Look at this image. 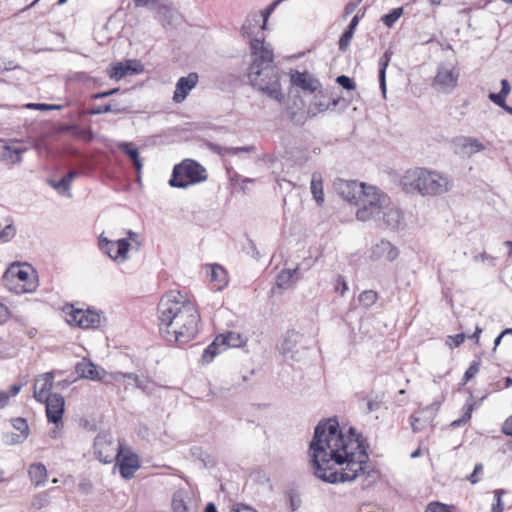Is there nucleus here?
<instances>
[{
    "instance_id": "obj_4",
    "label": "nucleus",
    "mask_w": 512,
    "mask_h": 512,
    "mask_svg": "<svg viewBox=\"0 0 512 512\" xmlns=\"http://www.w3.org/2000/svg\"><path fill=\"white\" fill-rule=\"evenodd\" d=\"M400 183L406 193L422 196H438L452 189V181L447 176L420 167L407 170Z\"/></svg>"
},
{
    "instance_id": "obj_31",
    "label": "nucleus",
    "mask_w": 512,
    "mask_h": 512,
    "mask_svg": "<svg viewBox=\"0 0 512 512\" xmlns=\"http://www.w3.org/2000/svg\"><path fill=\"white\" fill-rule=\"evenodd\" d=\"M118 147L123 153H125L130 158L135 169L139 172L142 168V162L140 159L138 149L133 147V145L128 142H121L118 145Z\"/></svg>"
},
{
    "instance_id": "obj_1",
    "label": "nucleus",
    "mask_w": 512,
    "mask_h": 512,
    "mask_svg": "<svg viewBox=\"0 0 512 512\" xmlns=\"http://www.w3.org/2000/svg\"><path fill=\"white\" fill-rule=\"evenodd\" d=\"M309 456L316 477L331 484L352 482L360 475L371 478L365 439L350 427L347 434L335 419L319 422L309 445Z\"/></svg>"
},
{
    "instance_id": "obj_24",
    "label": "nucleus",
    "mask_w": 512,
    "mask_h": 512,
    "mask_svg": "<svg viewBox=\"0 0 512 512\" xmlns=\"http://www.w3.org/2000/svg\"><path fill=\"white\" fill-rule=\"evenodd\" d=\"M110 377L116 382H120L124 379L132 380L134 382L135 387L144 392H146L148 390L149 385L151 383L148 378L139 377L135 373L115 372V373L111 374Z\"/></svg>"
},
{
    "instance_id": "obj_5",
    "label": "nucleus",
    "mask_w": 512,
    "mask_h": 512,
    "mask_svg": "<svg viewBox=\"0 0 512 512\" xmlns=\"http://www.w3.org/2000/svg\"><path fill=\"white\" fill-rule=\"evenodd\" d=\"M389 200V196L377 187L366 185L359 199L361 207L356 212L357 219L380 221L381 211L388 205Z\"/></svg>"
},
{
    "instance_id": "obj_16",
    "label": "nucleus",
    "mask_w": 512,
    "mask_h": 512,
    "mask_svg": "<svg viewBox=\"0 0 512 512\" xmlns=\"http://www.w3.org/2000/svg\"><path fill=\"white\" fill-rule=\"evenodd\" d=\"M380 220L383 221L386 227L396 230L402 227L404 216L402 211L389 200L388 205L381 211Z\"/></svg>"
},
{
    "instance_id": "obj_23",
    "label": "nucleus",
    "mask_w": 512,
    "mask_h": 512,
    "mask_svg": "<svg viewBox=\"0 0 512 512\" xmlns=\"http://www.w3.org/2000/svg\"><path fill=\"white\" fill-rule=\"evenodd\" d=\"M460 153L464 156H472L485 149L483 143L473 137H461L459 139Z\"/></svg>"
},
{
    "instance_id": "obj_56",
    "label": "nucleus",
    "mask_w": 512,
    "mask_h": 512,
    "mask_svg": "<svg viewBox=\"0 0 512 512\" xmlns=\"http://www.w3.org/2000/svg\"><path fill=\"white\" fill-rule=\"evenodd\" d=\"M483 472V465L481 463H477L474 467L473 472L467 477V480L471 484H476L480 481V478L478 477L479 474Z\"/></svg>"
},
{
    "instance_id": "obj_11",
    "label": "nucleus",
    "mask_w": 512,
    "mask_h": 512,
    "mask_svg": "<svg viewBox=\"0 0 512 512\" xmlns=\"http://www.w3.org/2000/svg\"><path fill=\"white\" fill-rule=\"evenodd\" d=\"M334 187L337 193L348 202H358L364 188L365 183H358L353 180H342L338 179L334 182Z\"/></svg>"
},
{
    "instance_id": "obj_2",
    "label": "nucleus",
    "mask_w": 512,
    "mask_h": 512,
    "mask_svg": "<svg viewBox=\"0 0 512 512\" xmlns=\"http://www.w3.org/2000/svg\"><path fill=\"white\" fill-rule=\"evenodd\" d=\"M158 320L159 330L168 341L186 344L198 332L200 315L183 294L171 291L158 304Z\"/></svg>"
},
{
    "instance_id": "obj_13",
    "label": "nucleus",
    "mask_w": 512,
    "mask_h": 512,
    "mask_svg": "<svg viewBox=\"0 0 512 512\" xmlns=\"http://www.w3.org/2000/svg\"><path fill=\"white\" fill-rule=\"evenodd\" d=\"M438 405L433 403L423 409L418 410L410 416V424L414 433L421 432L426 426L431 424L436 416Z\"/></svg>"
},
{
    "instance_id": "obj_25",
    "label": "nucleus",
    "mask_w": 512,
    "mask_h": 512,
    "mask_svg": "<svg viewBox=\"0 0 512 512\" xmlns=\"http://www.w3.org/2000/svg\"><path fill=\"white\" fill-rule=\"evenodd\" d=\"M27 148H15L10 145H5L1 153V161L10 165L19 164L23 161V153Z\"/></svg>"
},
{
    "instance_id": "obj_14",
    "label": "nucleus",
    "mask_w": 512,
    "mask_h": 512,
    "mask_svg": "<svg viewBox=\"0 0 512 512\" xmlns=\"http://www.w3.org/2000/svg\"><path fill=\"white\" fill-rule=\"evenodd\" d=\"M43 403L46 404V416L48 421L54 424L61 421L65 405L63 396L58 393H49Z\"/></svg>"
},
{
    "instance_id": "obj_62",
    "label": "nucleus",
    "mask_w": 512,
    "mask_h": 512,
    "mask_svg": "<svg viewBox=\"0 0 512 512\" xmlns=\"http://www.w3.org/2000/svg\"><path fill=\"white\" fill-rule=\"evenodd\" d=\"M47 496L46 495H39L35 497V499L32 502V506L37 509H41L47 505Z\"/></svg>"
},
{
    "instance_id": "obj_37",
    "label": "nucleus",
    "mask_w": 512,
    "mask_h": 512,
    "mask_svg": "<svg viewBox=\"0 0 512 512\" xmlns=\"http://www.w3.org/2000/svg\"><path fill=\"white\" fill-rule=\"evenodd\" d=\"M213 150L220 156H225L228 154L237 155L242 152L249 153V152L253 151L254 146L228 147V146L215 145Z\"/></svg>"
},
{
    "instance_id": "obj_33",
    "label": "nucleus",
    "mask_w": 512,
    "mask_h": 512,
    "mask_svg": "<svg viewBox=\"0 0 512 512\" xmlns=\"http://www.w3.org/2000/svg\"><path fill=\"white\" fill-rule=\"evenodd\" d=\"M126 111H127V107L122 106L119 103H109V104H105V105H99V106L92 107L89 110V114L90 115H99V114H105V113H109V112L122 113V112H126Z\"/></svg>"
},
{
    "instance_id": "obj_34",
    "label": "nucleus",
    "mask_w": 512,
    "mask_h": 512,
    "mask_svg": "<svg viewBox=\"0 0 512 512\" xmlns=\"http://www.w3.org/2000/svg\"><path fill=\"white\" fill-rule=\"evenodd\" d=\"M297 272L298 268L292 270H282L277 276V287L283 290L288 289L293 283V277L297 274Z\"/></svg>"
},
{
    "instance_id": "obj_15",
    "label": "nucleus",
    "mask_w": 512,
    "mask_h": 512,
    "mask_svg": "<svg viewBox=\"0 0 512 512\" xmlns=\"http://www.w3.org/2000/svg\"><path fill=\"white\" fill-rule=\"evenodd\" d=\"M115 460L117 461L116 464L119 467L120 475L126 480L133 478L135 472L140 467L138 456L134 453L123 454L122 449L120 456H117Z\"/></svg>"
},
{
    "instance_id": "obj_9",
    "label": "nucleus",
    "mask_w": 512,
    "mask_h": 512,
    "mask_svg": "<svg viewBox=\"0 0 512 512\" xmlns=\"http://www.w3.org/2000/svg\"><path fill=\"white\" fill-rule=\"evenodd\" d=\"M3 278L5 280L10 278L17 280L19 282L18 293H31L37 287V282L30 265L12 264L4 273Z\"/></svg>"
},
{
    "instance_id": "obj_29",
    "label": "nucleus",
    "mask_w": 512,
    "mask_h": 512,
    "mask_svg": "<svg viewBox=\"0 0 512 512\" xmlns=\"http://www.w3.org/2000/svg\"><path fill=\"white\" fill-rule=\"evenodd\" d=\"M217 337L219 338L223 349H226L227 347L238 348L244 343L242 336L234 331L220 334Z\"/></svg>"
},
{
    "instance_id": "obj_20",
    "label": "nucleus",
    "mask_w": 512,
    "mask_h": 512,
    "mask_svg": "<svg viewBox=\"0 0 512 512\" xmlns=\"http://www.w3.org/2000/svg\"><path fill=\"white\" fill-rule=\"evenodd\" d=\"M290 81L292 85L300 87L304 91L314 92L320 86L318 80H316L309 72L294 71L291 73Z\"/></svg>"
},
{
    "instance_id": "obj_58",
    "label": "nucleus",
    "mask_w": 512,
    "mask_h": 512,
    "mask_svg": "<svg viewBox=\"0 0 512 512\" xmlns=\"http://www.w3.org/2000/svg\"><path fill=\"white\" fill-rule=\"evenodd\" d=\"M119 91H120V88H113V89L108 90V91L94 93L91 96V98L94 99V100H99V99L110 97V96L118 93Z\"/></svg>"
},
{
    "instance_id": "obj_48",
    "label": "nucleus",
    "mask_w": 512,
    "mask_h": 512,
    "mask_svg": "<svg viewBox=\"0 0 512 512\" xmlns=\"http://www.w3.org/2000/svg\"><path fill=\"white\" fill-rule=\"evenodd\" d=\"M12 426L19 431V434H25V437L29 435V426L27 424L26 419L22 417H17L12 419Z\"/></svg>"
},
{
    "instance_id": "obj_35",
    "label": "nucleus",
    "mask_w": 512,
    "mask_h": 512,
    "mask_svg": "<svg viewBox=\"0 0 512 512\" xmlns=\"http://www.w3.org/2000/svg\"><path fill=\"white\" fill-rule=\"evenodd\" d=\"M187 492L184 490H177L173 494L172 509L173 512H189L186 504Z\"/></svg>"
},
{
    "instance_id": "obj_22",
    "label": "nucleus",
    "mask_w": 512,
    "mask_h": 512,
    "mask_svg": "<svg viewBox=\"0 0 512 512\" xmlns=\"http://www.w3.org/2000/svg\"><path fill=\"white\" fill-rule=\"evenodd\" d=\"M142 71L141 65L138 67L132 66V61L128 60L125 63H116L111 65L107 73L111 79L120 80L127 75L138 74Z\"/></svg>"
},
{
    "instance_id": "obj_38",
    "label": "nucleus",
    "mask_w": 512,
    "mask_h": 512,
    "mask_svg": "<svg viewBox=\"0 0 512 512\" xmlns=\"http://www.w3.org/2000/svg\"><path fill=\"white\" fill-rule=\"evenodd\" d=\"M61 130L63 132L69 131L74 136L83 138L86 141H90L93 138V134L91 131L82 129V128L78 127L77 125H66V126L62 127Z\"/></svg>"
},
{
    "instance_id": "obj_46",
    "label": "nucleus",
    "mask_w": 512,
    "mask_h": 512,
    "mask_svg": "<svg viewBox=\"0 0 512 512\" xmlns=\"http://www.w3.org/2000/svg\"><path fill=\"white\" fill-rule=\"evenodd\" d=\"M192 454L202 462L204 467L207 468L214 465V460L210 457L208 453L204 452L200 447H194L192 449Z\"/></svg>"
},
{
    "instance_id": "obj_26",
    "label": "nucleus",
    "mask_w": 512,
    "mask_h": 512,
    "mask_svg": "<svg viewBox=\"0 0 512 512\" xmlns=\"http://www.w3.org/2000/svg\"><path fill=\"white\" fill-rule=\"evenodd\" d=\"M359 20H360V15H359V13H357L350 21L347 29L342 33V35L339 39V49L341 51L344 52L347 50V48L350 44V41L354 35L355 29L359 23Z\"/></svg>"
},
{
    "instance_id": "obj_43",
    "label": "nucleus",
    "mask_w": 512,
    "mask_h": 512,
    "mask_svg": "<svg viewBox=\"0 0 512 512\" xmlns=\"http://www.w3.org/2000/svg\"><path fill=\"white\" fill-rule=\"evenodd\" d=\"M358 300L359 302L365 306V307H370L372 306L376 300H377V293L373 290H366V291H363L359 297H358Z\"/></svg>"
},
{
    "instance_id": "obj_17",
    "label": "nucleus",
    "mask_w": 512,
    "mask_h": 512,
    "mask_svg": "<svg viewBox=\"0 0 512 512\" xmlns=\"http://www.w3.org/2000/svg\"><path fill=\"white\" fill-rule=\"evenodd\" d=\"M198 83V74L191 72L185 77H180L176 83L173 100L180 103L186 99L189 92Z\"/></svg>"
},
{
    "instance_id": "obj_51",
    "label": "nucleus",
    "mask_w": 512,
    "mask_h": 512,
    "mask_svg": "<svg viewBox=\"0 0 512 512\" xmlns=\"http://www.w3.org/2000/svg\"><path fill=\"white\" fill-rule=\"evenodd\" d=\"M15 228L13 225H6L2 231H0V241L7 242L15 236Z\"/></svg>"
},
{
    "instance_id": "obj_41",
    "label": "nucleus",
    "mask_w": 512,
    "mask_h": 512,
    "mask_svg": "<svg viewBox=\"0 0 512 512\" xmlns=\"http://www.w3.org/2000/svg\"><path fill=\"white\" fill-rule=\"evenodd\" d=\"M403 15V8L402 7H398V8H394L393 10H391L388 14L384 15L382 17V21L383 23L387 26V27H392L396 21Z\"/></svg>"
},
{
    "instance_id": "obj_30",
    "label": "nucleus",
    "mask_w": 512,
    "mask_h": 512,
    "mask_svg": "<svg viewBox=\"0 0 512 512\" xmlns=\"http://www.w3.org/2000/svg\"><path fill=\"white\" fill-rule=\"evenodd\" d=\"M391 55H392V52L387 50V51H385V53L382 55V57L379 60L378 79H379L380 89L384 96L386 94V69L389 65Z\"/></svg>"
},
{
    "instance_id": "obj_44",
    "label": "nucleus",
    "mask_w": 512,
    "mask_h": 512,
    "mask_svg": "<svg viewBox=\"0 0 512 512\" xmlns=\"http://www.w3.org/2000/svg\"><path fill=\"white\" fill-rule=\"evenodd\" d=\"M99 246H100V249L105 254H107L111 259L114 260V256L113 255H115V250H116L115 242L110 241V240L104 238L103 236H100V238H99Z\"/></svg>"
},
{
    "instance_id": "obj_63",
    "label": "nucleus",
    "mask_w": 512,
    "mask_h": 512,
    "mask_svg": "<svg viewBox=\"0 0 512 512\" xmlns=\"http://www.w3.org/2000/svg\"><path fill=\"white\" fill-rule=\"evenodd\" d=\"M361 2H362V0H355V1L348 2L344 8V16L346 17V16L352 14Z\"/></svg>"
},
{
    "instance_id": "obj_42",
    "label": "nucleus",
    "mask_w": 512,
    "mask_h": 512,
    "mask_svg": "<svg viewBox=\"0 0 512 512\" xmlns=\"http://www.w3.org/2000/svg\"><path fill=\"white\" fill-rule=\"evenodd\" d=\"M156 11V18L163 24L165 25L166 23H170V13H171V10L169 7H167L166 5H163V4H159L158 1L156 2V9H154Z\"/></svg>"
},
{
    "instance_id": "obj_57",
    "label": "nucleus",
    "mask_w": 512,
    "mask_h": 512,
    "mask_svg": "<svg viewBox=\"0 0 512 512\" xmlns=\"http://www.w3.org/2000/svg\"><path fill=\"white\" fill-rule=\"evenodd\" d=\"M466 335L464 333L456 334L455 336H448L447 344L451 347H458L464 342Z\"/></svg>"
},
{
    "instance_id": "obj_3",
    "label": "nucleus",
    "mask_w": 512,
    "mask_h": 512,
    "mask_svg": "<svg viewBox=\"0 0 512 512\" xmlns=\"http://www.w3.org/2000/svg\"><path fill=\"white\" fill-rule=\"evenodd\" d=\"M252 63L248 70L251 85L269 98L282 102L278 68L273 65V52L264 45L263 38L250 39Z\"/></svg>"
},
{
    "instance_id": "obj_10",
    "label": "nucleus",
    "mask_w": 512,
    "mask_h": 512,
    "mask_svg": "<svg viewBox=\"0 0 512 512\" xmlns=\"http://www.w3.org/2000/svg\"><path fill=\"white\" fill-rule=\"evenodd\" d=\"M75 370L80 377L93 381H101L104 384H111L114 380L110 377L112 373H107L103 368L98 367L91 361L83 359L77 363Z\"/></svg>"
},
{
    "instance_id": "obj_39",
    "label": "nucleus",
    "mask_w": 512,
    "mask_h": 512,
    "mask_svg": "<svg viewBox=\"0 0 512 512\" xmlns=\"http://www.w3.org/2000/svg\"><path fill=\"white\" fill-rule=\"evenodd\" d=\"M115 247H116L115 255H113L114 260H117L119 258L121 260H125L127 257L129 248H130V243H129L128 239L123 238V239L117 240L115 242Z\"/></svg>"
},
{
    "instance_id": "obj_32",
    "label": "nucleus",
    "mask_w": 512,
    "mask_h": 512,
    "mask_svg": "<svg viewBox=\"0 0 512 512\" xmlns=\"http://www.w3.org/2000/svg\"><path fill=\"white\" fill-rule=\"evenodd\" d=\"M29 476L37 486L43 485L47 480L46 467L41 463L32 464L29 468Z\"/></svg>"
},
{
    "instance_id": "obj_6",
    "label": "nucleus",
    "mask_w": 512,
    "mask_h": 512,
    "mask_svg": "<svg viewBox=\"0 0 512 512\" xmlns=\"http://www.w3.org/2000/svg\"><path fill=\"white\" fill-rule=\"evenodd\" d=\"M207 177V171L200 163L193 159H184L174 166L169 185L185 189L190 185L204 182Z\"/></svg>"
},
{
    "instance_id": "obj_12",
    "label": "nucleus",
    "mask_w": 512,
    "mask_h": 512,
    "mask_svg": "<svg viewBox=\"0 0 512 512\" xmlns=\"http://www.w3.org/2000/svg\"><path fill=\"white\" fill-rule=\"evenodd\" d=\"M69 316L68 323H75L83 329L97 328L101 323V314L90 309H73Z\"/></svg>"
},
{
    "instance_id": "obj_49",
    "label": "nucleus",
    "mask_w": 512,
    "mask_h": 512,
    "mask_svg": "<svg viewBox=\"0 0 512 512\" xmlns=\"http://www.w3.org/2000/svg\"><path fill=\"white\" fill-rule=\"evenodd\" d=\"M337 84H339L345 90H354L356 88V84L353 79L346 75H340L336 78Z\"/></svg>"
},
{
    "instance_id": "obj_21",
    "label": "nucleus",
    "mask_w": 512,
    "mask_h": 512,
    "mask_svg": "<svg viewBox=\"0 0 512 512\" xmlns=\"http://www.w3.org/2000/svg\"><path fill=\"white\" fill-rule=\"evenodd\" d=\"M300 339L301 335L298 332L294 330L287 331L282 341L278 345L279 352L285 357L295 359L294 352Z\"/></svg>"
},
{
    "instance_id": "obj_36",
    "label": "nucleus",
    "mask_w": 512,
    "mask_h": 512,
    "mask_svg": "<svg viewBox=\"0 0 512 512\" xmlns=\"http://www.w3.org/2000/svg\"><path fill=\"white\" fill-rule=\"evenodd\" d=\"M221 342L218 337L214 339V341L208 345L202 354V363L208 364L210 363L214 357L221 352Z\"/></svg>"
},
{
    "instance_id": "obj_28",
    "label": "nucleus",
    "mask_w": 512,
    "mask_h": 512,
    "mask_svg": "<svg viewBox=\"0 0 512 512\" xmlns=\"http://www.w3.org/2000/svg\"><path fill=\"white\" fill-rule=\"evenodd\" d=\"M310 189L315 201L321 205L324 202V193L322 176L319 172L312 174Z\"/></svg>"
},
{
    "instance_id": "obj_60",
    "label": "nucleus",
    "mask_w": 512,
    "mask_h": 512,
    "mask_svg": "<svg viewBox=\"0 0 512 512\" xmlns=\"http://www.w3.org/2000/svg\"><path fill=\"white\" fill-rule=\"evenodd\" d=\"M339 100L338 99H332L327 104H324L322 102L316 103V106L320 112L328 110V109H335V107L338 105Z\"/></svg>"
},
{
    "instance_id": "obj_55",
    "label": "nucleus",
    "mask_w": 512,
    "mask_h": 512,
    "mask_svg": "<svg viewBox=\"0 0 512 512\" xmlns=\"http://www.w3.org/2000/svg\"><path fill=\"white\" fill-rule=\"evenodd\" d=\"M225 271L220 265H214L211 271V280L212 281H224Z\"/></svg>"
},
{
    "instance_id": "obj_59",
    "label": "nucleus",
    "mask_w": 512,
    "mask_h": 512,
    "mask_svg": "<svg viewBox=\"0 0 512 512\" xmlns=\"http://www.w3.org/2000/svg\"><path fill=\"white\" fill-rule=\"evenodd\" d=\"M288 497H289V502H290L291 510L292 511L297 510L300 507V505H301L300 497L296 493H294L292 491L289 492Z\"/></svg>"
},
{
    "instance_id": "obj_53",
    "label": "nucleus",
    "mask_w": 512,
    "mask_h": 512,
    "mask_svg": "<svg viewBox=\"0 0 512 512\" xmlns=\"http://www.w3.org/2000/svg\"><path fill=\"white\" fill-rule=\"evenodd\" d=\"M334 289L335 292L339 293L341 296L348 290L347 282L342 275L337 276Z\"/></svg>"
},
{
    "instance_id": "obj_45",
    "label": "nucleus",
    "mask_w": 512,
    "mask_h": 512,
    "mask_svg": "<svg viewBox=\"0 0 512 512\" xmlns=\"http://www.w3.org/2000/svg\"><path fill=\"white\" fill-rule=\"evenodd\" d=\"M277 7H278V2L273 1L264 10H262L260 13H258L262 19V25L260 26V29L262 31L266 30L268 19Z\"/></svg>"
},
{
    "instance_id": "obj_52",
    "label": "nucleus",
    "mask_w": 512,
    "mask_h": 512,
    "mask_svg": "<svg viewBox=\"0 0 512 512\" xmlns=\"http://www.w3.org/2000/svg\"><path fill=\"white\" fill-rule=\"evenodd\" d=\"M504 494V490L498 489L494 491V495L496 498V503L492 506V512H503L504 505L502 502V495Z\"/></svg>"
},
{
    "instance_id": "obj_27",
    "label": "nucleus",
    "mask_w": 512,
    "mask_h": 512,
    "mask_svg": "<svg viewBox=\"0 0 512 512\" xmlns=\"http://www.w3.org/2000/svg\"><path fill=\"white\" fill-rule=\"evenodd\" d=\"M261 21V16H259L257 12L249 13L241 27L242 35L251 38L255 34V30Z\"/></svg>"
},
{
    "instance_id": "obj_19",
    "label": "nucleus",
    "mask_w": 512,
    "mask_h": 512,
    "mask_svg": "<svg viewBox=\"0 0 512 512\" xmlns=\"http://www.w3.org/2000/svg\"><path fill=\"white\" fill-rule=\"evenodd\" d=\"M54 382V374L53 372H46L44 374L39 375L35 379L34 383V398L43 403L44 399L48 396V392L53 387Z\"/></svg>"
},
{
    "instance_id": "obj_61",
    "label": "nucleus",
    "mask_w": 512,
    "mask_h": 512,
    "mask_svg": "<svg viewBox=\"0 0 512 512\" xmlns=\"http://www.w3.org/2000/svg\"><path fill=\"white\" fill-rule=\"evenodd\" d=\"M246 250L247 253L250 254L254 259H260V253L257 250L255 243L251 239L248 240V246L246 247Z\"/></svg>"
},
{
    "instance_id": "obj_40",
    "label": "nucleus",
    "mask_w": 512,
    "mask_h": 512,
    "mask_svg": "<svg viewBox=\"0 0 512 512\" xmlns=\"http://www.w3.org/2000/svg\"><path fill=\"white\" fill-rule=\"evenodd\" d=\"M49 185L53 187L55 190H57L60 194L67 195L68 197H71L70 189L71 184L64 178V176L58 180H49Z\"/></svg>"
},
{
    "instance_id": "obj_64",
    "label": "nucleus",
    "mask_w": 512,
    "mask_h": 512,
    "mask_svg": "<svg viewBox=\"0 0 512 512\" xmlns=\"http://www.w3.org/2000/svg\"><path fill=\"white\" fill-rule=\"evenodd\" d=\"M502 432L507 436H512V415L508 417L503 423Z\"/></svg>"
},
{
    "instance_id": "obj_50",
    "label": "nucleus",
    "mask_w": 512,
    "mask_h": 512,
    "mask_svg": "<svg viewBox=\"0 0 512 512\" xmlns=\"http://www.w3.org/2000/svg\"><path fill=\"white\" fill-rule=\"evenodd\" d=\"M27 437L25 434L7 433L4 436V442L9 445L22 443Z\"/></svg>"
},
{
    "instance_id": "obj_54",
    "label": "nucleus",
    "mask_w": 512,
    "mask_h": 512,
    "mask_svg": "<svg viewBox=\"0 0 512 512\" xmlns=\"http://www.w3.org/2000/svg\"><path fill=\"white\" fill-rule=\"evenodd\" d=\"M488 98L491 102L501 108L506 104V96L500 91L498 93H489Z\"/></svg>"
},
{
    "instance_id": "obj_18",
    "label": "nucleus",
    "mask_w": 512,
    "mask_h": 512,
    "mask_svg": "<svg viewBox=\"0 0 512 512\" xmlns=\"http://www.w3.org/2000/svg\"><path fill=\"white\" fill-rule=\"evenodd\" d=\"M398 257L397 248L387 240H380L371 250V258L374 260L393 261Z\"/></svg>"
},
{
    "instance_id": "obj_8",
    "label": "nucleus",
    "mask_w": 512,
    "mask_h": 512,
    "mask_svg": "<svg viewBox=\"0 0 512 512\" xmlns=\"http://www.w3.org/2000/svg\"><path fill=\"white\" fill-rule=\"evenodd\" d=\"M121 444L115 443L110 432H100L94 439V454L103 463H112L121 454Z\"/></svg>"
},
{
    "instance_id": "obj_7",
    "label": "nucleus",
    "mask_w": 512,
    "mask_h": 512,
    "mask_svg": "<svg viewBox=\"0 0 512 512\" xmlns=\"http://www.w3.org/2000/svg\"><path fill=\"white\" fill-rule=\"evenodd\" d=\"M459 76L460 72L455 64L443 62L437 67L432 87L438 93L450 94L457 87Z\"/></svg>"
},
{
    "instance_id": "obj_47",
    "label": "nucleus",
    "mask_w": 512,
    "mask_h": 512,
    "mask_svg": "<svg viewBox=\"0 0 512 512\" xmlns=\"http://www.w3.org/2000/svg\"><path fill=\"white\" fill-rule=\"evenodd\" d=\"M480 366H481L480 358L475 359L471 362L470 366L464 373V377H463L464 383H467L468 381H470L471 379H473L476 376V374L479 372Z\"/></svg>"
}]
</instances>
